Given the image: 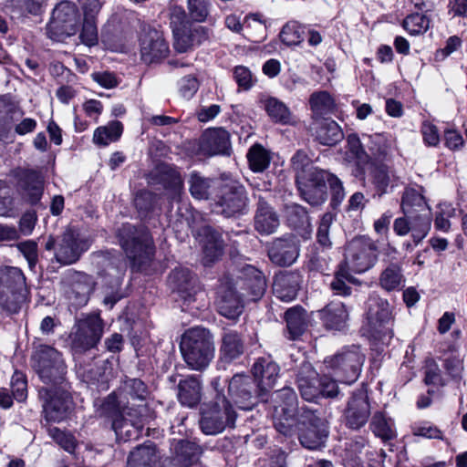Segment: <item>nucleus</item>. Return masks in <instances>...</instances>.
<instances>
[{
  "label": "nucleus",
  "instance_id": "f257e3e1",
  "mask_svg": "<svg viewBox=\"0 0 467 467\" xmlns=\"http://www.w3.org/2000/svg\"><path fill=\"white\" fill-rule=\"evenodd\" d=\"M403 216L393 222V231L398 236L410 234L415 244L420 243L431 228V212L424 196L413 188L404 191L400 204Z\"/></svg>",
  "mask_w": 467,
  "mask_h": 467
},
{
  "label": "nucleus",
  "instance_id": "f03ea898",
  "mask_svg": "<svg viewBox=\"0 0 467 467\" xmlns=\"http://www.w3.org/2000/svg\"><path fill=\"white\" fill-rule=\"evenodd\" d=\"M118 238L133 271L150 275L157 270L154 261L155 246L146 227L124 223L118 230Z\"/></svg>",
  "mask_w": 467,
  "mask_h": 467
},
{
  "label": "nucleus",
  "instance_id": "7ed1b4c3",
  "mask_svg": "<svg viewBox=\"0 0 467 467\" xmlns=\"http://www.w3.org/2000/svg\"><path fill=\"white\" fill-rule=\"evenodd\" d=\"M180 348L187 366L200 371L209 366L215 351L213 335L199 327L190 328L182 335Z\"/></svg>",
  "mask_w": 467,
  "mask_h": 467
},
{
  "label": "nucleus",
  "instance_id": "20e7f679",
  "mask_svg": "<svg viewBox=\"0 0 467 467\" xmlns=\"http://www.w3.org/2000/svg\"><path fill=\"white\" fill-rule=\"evenodd\" d=\"M31 365L43 383L53 388L65 384L67 366L62 354L53 347L39 345L32 354Z\"/></svg>",
  "mask_w": 467,
  "mask_h": 467
},
{
  "label": "nucleus",
  "instance_id": "39448f33",
  "mask_svg": "<svg viewBox=\"0 0 467 467\" xmlns=\"http://www.w3.org/2000/svg\"><path fill=\"white\" fill-rule=\"evenodd\" d=\"M104 322L99 313L82 314L77 318L69 335V346L73 355H81L95 348L99 343Z\"/></svg>",
  "mask_w": 467,
  "mask_h": 467
},
{
  "label": "nucleus",
  "instance_id": "423d86ee",
  "mask_svg": "<svg viewBox=\"0 0 467 467\" xmlns=\"http://www.w3.org/2000/svg\"><path fill=\"white\" fill-rule=\"evenodd\" d=\"M104 322L99 313L82 314L77 318L69 335V346L73 355H81L95 348L99 343Z\"/></svg>",
  "mask_w": 467,
  "mask_h": 467
},
{
  "label": "nucleus",
  "instance_id": "0eeeda50",
  "mask_svg": "<svg viewBox=\"0 0 467 467\" xmlns=\"http://www.w3.org/2000/svg\"><path fill=\"white\" fill-rule=\"evenodd\" d=\"M236 418L237 414L231 403L217 390L214 400L202 409L200 428L206 435H217L226 428H234Z\"/></svg>",
  "mask_w": 467,
  "mask_h": 467
},
{
  "label": "nucleus",
  "instance_id": "6e6552de",
  "mask_svg": "<svg viewBox=\"0 0 467 467\" xmlns=\"http://www.w3.org/2000/svg\"><path fill=\"white\" fill-rule=\"evenodd\" d=\"M26 277L15 266L0 267V306L8 314L19 311L25 299Z\"/></svg>",
  "mask_w": 467,
  "mask_h": 467
},
{
  "label": "nucleus",
  "instance_id": "1a4fd4ad",
  "mask_svg": "<svg viewBox=\"0 0 467 467\" xmlns=\"http://www.w3.org/2000/svg\"><path fill=\"white\" fill-rule=\"evenodd\" d=\"M379 247L368 236H358L346 246L344 266L350 271L360 274L368 271L378 261Z\"/></svg>",
  "mask_w": 467,
  "mask_h": 467
},
{
  "label": "nucleus",
  "instance_id": "9d476101",
  "mask_svg": "<svg viewBox=\"0 0 467 467\" xmlns=\"http://www.w3.org/2000/svg\"><path fill=\"white\" fill-rule=\"evenodd\" d=\"M365 356L357 346L346 347L325 359L327 368L333 370L337 380L345 384L355 382L361 371Z\"/></svg>",
  "mask_w": 467,
  "mask_h": 467
},
{
  "label": "nucleus",
  "instance_id": "9b49d317",
  "mask_svg": "<svg viewBox=\"0 0 467 467\" xmlns=\"http://www.w3.org/2000/svg\"><path fill=\"white\" fill-rule=\"evenodd\" d=\"M299 426V441L308 450H319L325 446L328 436L326 421L316 415L315 411L306 406L301 407L296 420Z\"/></svg>",
  "mask_w": 467,
  "mask_h": 467
},
{
  "label": "nucleus",
  "instance_id": "f8f14e48",
  "mask_svg": "<svg viewBox=\"0 0 467 467\" xmlns=\"http://www.w3.org/2000/svg\"><path fill=\"white\" fill-rule=\"evenodd\" d=\"M367 319L370 336L382 344L388 345L394 336L392 314L389 303L380 298L370 299Z\"/></svg>",
  "mask_w": 467,
  "mask_h": 467
},
{
  "label": "nucleus",
  "instance_id": "ddd939ff",
  "mask_svg": "<svg viewBox=\"0 0 467 467\" xmlns=\"http://www.w3.org/2000/svg\"><path fill=\"white\" fill-rule=\"evenodd\" d=\"M145 410V407L138 406L137 409H121L116 414H102L112 420L117 439L127 441L140 437L147 420L143 413Z\"/></svg>",
  "mask_w": 467,
  "mask_h": 467
},
{
  "label": "nucleus",
  "instance_id": "4468645a",
  "mask_svg": "<svg viewBox=\"0 0 467 467\" xmlns=\"http://www.w3.org/2000/svg\"><path fill=\"white\" fill-rule=\"evenodd\" d=\"M38 393L43 400V412L47 421L60 422L68 417L72 400L64 386L43 387Z\"/></svg>",
  "mask_w": 467,
  "mask_h": 467
},
{
  "label": "nucleus",
  "instance_id": "2eb2a0df",
  "mask_svg": "<svg viewBox=\"0 0 467 467\" xmlns=\"http://www.w3.org/2000/svg\"><path fill=\"white\" fill-rule=\"evenodd\" d=\"M149 394L148 388L139 379H129L124 381L118 393L109 395L101 405V413L116 414L121 409H134L130 407V398L132 400L143 401Z\"/></svg>",
  "mask_w": 467,
  "mask_h": 467
},
{
  "label": "nucleus",
  "instance_id": "dca6fc26",
  "mask_svg": "<svg viewBox=\"0 0 467 467\" xmlns=\"http://www.w3.org/2000/svg\"><path fill=\"white\" fill-rule=\"evenodd\" d=\"M78 23L77 6L69 1H62L52 12L51 20L47 27L48 36L59 41L63 36H74Z\"/></svg>",
  "mask_w": 467,
  "mask_h": 467
},
{
  "label": "nucleus",
  "instance_id": "f3484780",
  "mask_svg": "<svg viewBox=\"0 0 467 467\" xmlns=\"http://www.w3.org/2000/svg\"><path fill=\"white\" fill-rule=\"evenodd\" d=\"M248 198L245 188L240 182H232L222 188V195L216 202V213L226 217L242 213L247 207Z\"/></svg>",
  "mask_w": 467,
  "mask_h": 467
},
{
  "label": "nucleus",
  "instance_id": "a211bd4d",
  "mask_svg": "<svg viewBox=\"0 0 467 467\" xmlns=\"http://www.w3.org/2000/svg\"><path fill=\"white\" fill-rule=\"evenodd\" d=\"M327 171L322 169L296 181L301 198L314 207L325 203L327 199Z\"/></svg>",
  "mask_w": 467,
  "mask_h": 467
},
{
  "label": "nucleus",
  "instance_id": "6ab92c4d",
  "mask_svg": "<svg viewBox=\"0 0 467 467\" xmlns=\"http://www.w3.org/2000/svg\"><path fill=\"white\" fill-rule=\"evenodd\" d=\"M228 392L242 410H251L261 400L254 381L247 375H234L229 381Z\"/></svg>",
  "mask_w": 467,
  "mask_h": 467
},
{
  "label": "nucleus",
  "instance_id": "aec40b11",
  "mask_svg": "<svg viewBox=\"0 0 467 467\" xmlns=\"http://www.w3.org/2000/svg\"><path fill=\"white\" fill-rule=\"evenodd\" d=\"M140 57L147 63L159 62L169 54V45L163 34L154 28H144L140 36Z\"/></svg>",
  "mask_w": 467,
  "mask_h": 467
},
{
  "label": "nucleus",
  "instance_id": "412c9836",
  "mask_svg": "<svg viewBox=\"0 0 467 467\" xmlns=\"http://www.w3.org/2000/svg\"><path fill=\"white\" fill-rule=\"evenodd\" d=\"M217 295V307L222 316L235 319L242 314L244 304L233 278L225 275L221 279Z\"/></svg>",
  "mask_w": 467,
  "mask_h": 467
},
{
  "label": "nucleus",
  "instance_id": "4be33fe9",
  "mask_svg": "<svg viewBox=\"0 0 467 467\" xmlns=\"http://www.w3.org/2000/svg\"><path fill=\"white\" fill-rule=\"evenodd\" d=\"M280 368L270 357L256 359L252 367L254 381L258 389L261 401H266L269 391L273 389L279 376Z\"/></svg>",
  "mask_w": 467,
  "mask_h": 467
},
{
  "label": "nucleus",
  "instance_id": "5701e85b",
  "mask_svg": "<svg viewBox=\"0 0 467 467\" xmlns=\"http://www.w3.org/2000/svg\"><path fill=\"white\" fill-rule=\"evenodd\" d=\"M299 252V241L294 235L275 238L267 249L270 261L278 266L292 265L297 260Z\"/></svg>",
  "mask_w": 467,
  "mask_h": 467
},
{
  "label": "nucleus",
  "instance_id": "b1692460",
  "mask_svg": "<svg viewBox=\"0 0 467 467\" xmlns=\"http://www.w3.org/2000/svg\"><path fill=\"white\" fill-rule=\"evenodd\" d=\"M199 150L205 156H230L232 146L229 132L223 128L206 130L200 139Z\"/></svg>",
  "mask_w": 467,
  "mask_h": 467
},
{
  "label": "nucleus",
  "instance_id": "393cba45",
  "mask_svg": "<svg viewBox=\"0 0 467 467\" xmlns=\"http://www.w3.org/2000/svg\"><path fill=\"white\" fill-rule=\"evenodd\" d=\"M370 416V405L366 392L362 389L354 392L344 411L346 425L352 430H359L366 425Z\"/></svg>",
  "mask_w": 467,
  "mask_h": 467
},
{
  "label": "nucleus",
  "instance_id": "a878e982",
  "mask_svg": "<svg viewBox=\"0 0 467 467\" xmlns=\"http://www.w3.org/2000/svg\"><path fill=\"white\" fill-rule=\"evenodd\" d=\"M44 177L40 172L26 170L18 176L16 191L25 202L36 205L44 193Z\"/></svg>",
  "mask_w": 467,
  "mask_h": 467
},
{
  "label": "nucleus",
  "instance_id": "bb28decb",
  "mask_svg": "<svg viewBox=\"0 0 467 467\" xmlns=\"http://www.w3.org/2000/svg\"><path fill=\"white\" fill-rule=\"evenodd\" d=\"M234 285L246 291V296H251V300L260 299L266 289V279L265 275L256 267L246 265L240 270L237 279L234 280Z\"/></svg>",
  "mask_w": 467,
  "mask_h": 467
},
{
  "label": "nucleus",
  "instance_id": "cd10ccee",
  "mask_svg": "<svg viewBox=\"0 0 467 467\" xmlns=\"http://www.w3.org/2000/svg\"><path fill=\"white\" fill-rule=\"evenodd\" d=\"M107 275L113 276V280L104 286L103 304L111 309L123 296L120 292L122 276L126 271V263L120 256L112 257L106 268Z\"/></svg>",
  "mask_w": 467,
  "mask_h": 467
},
{
  "label": "nucleus",
  "instance_id": "c85d7f7f",
  "mask_svg": "<svg viewBox=\"0 0 467 467\" xmlns=\"http://www.w3.org/2000/svg\"><path fill=\"white\" fill-rule=\"evenodd\" d=\"M168 284L173 293H176L185 302H192L197 294V278L188 268H175L168 277Z\"/></svg>",
  "mask_w": 467,
  "mask_h": 467
},
{
  "label": "nucleus",
  "instance_id": "c756f323",
  "mask_svg": "<svg viewBox=\"0 0 467 467\" xmlns=\"http://www.w3.org/2000/svg\"><path fill=\"white\" fill-rule=\"evenodd\" d=\"M301 275L296 271H280L273 282L274 295L284 302L293 301L300 289Z\"/></svg>",
  "mask_w": 467,
  "mask_h": 467
},
{
  "label": "nucleus",
  "instance_id": "7c9ffc66",
  "mask_svg": "<svg viewBox=\"0 0 467 467\" xmlns=\"http://www.w3.org/2000/svg\"><path fill=\"white\" fill-rule=\"evenodd\" d=\"M85 243L78 237V234L74 230H67L61 238L55 256L58 263L62 265H71L77 262L84 251Z\"/></svg>",
  "mask_w": 467,
  "mask_h": 467
},
{
  "label": "nucleus",
  "instance_id": "2f4dec72",
  "mask_svg": "<svg viewBox=\"0 0 467 467\" xmlns=\"http://www.w3.org/2000/svg\"><path fill=\"white\" fill-rule=\"evenodd\" d=\"M296 383L301 396L307 401L320 397V378L309 362H304L297 372Z\"/></svg>",
  "mask_w": 467,
  "mask_h": 467
},
{
  "label": "nucleus",
  "instance_id": "473e14b6",
  "mask_svg": "<svg viewBox=\"0 0 467 467\" xmlns=\"http://www.w3.org/2000/svg\"><path fill=\"white\" fill-rule=\"evenodd\" d=\"M198 236L202 244L204 264H212L223 254V241L221 234L209 225L198 230Z\"/></svg>",
  "mask_w": 467,
  "mask_h": 467
},
{
  "label": "nucleus",
  "instance_id": "72a5a7b5",
  "mask_svg": "<svg viewBox=\"0 0 467 467\" xmlns=\"http://www.w3.org/2000/svg\"><path fill=\"white\" fill-rule=\"evenodd\" d=\"M94 288L95 281L92 276L84 273H77L71 278L70 287L67 292V298L76 307L83 306L88 303Z\"/></svg>",
  "mask_w": 467,
  "mask_h": 467
},
{
  "label": "nucleus",
  "instance_id": "f704fd0d",
  "mask_svg": "<svg viewBox=\"0 0 467 467\" xmlns=\"http://www.w3.org/2000/svg\"><path fill=\"white\" fill-rule=\"evenodd\" d=\"M279 224L277 213L263 197L259 196L254 215V229L261 234L268 235L274 234Z\"/></svg>",
  "mask_w": 467,
  "mask_h": 467
},
{
  "label": "nucleus",
  "instance_id": "c9c22d12",
  "mask_svg": "<svg viewBox=\"0 0 467 467\" xmlns=\"http://www.w3.org/2000/svg\"><path fill=\"white\" fill-rule=\"evenodd\" d=\"M210 37V30L202 26L184 28V31L174 37V48L180 53L187 52L195 46H200Z\"/></svg>",
  "mask_w": 467,
  "mask_h": 467
},
{
  "label": "nucleus",
  "instance_id": "e433bc0d",
  "mask_svg": "<svg viewBox=\"0 0 467 467\" xmlns=\"http://www.w3.org/2000/svg\"><path fill=\"white\" fill-rule=\"evenodd\" d=\"M160 458L156 445L151 441H146L130 451L127 467H152Z\"/></svg>",
  "mask_w": 467,
  "mask_h": 467
},
{
  "label": "nucleus",
  "instance_id": "4c0bfd02",
  "mask_svg": "<svg viewBox=\"0 0 467 467\" xmlns=\"http://www.w3.org/2000/svg\"><path fill=\"white\" fill-rule=\"evenodd\" d=\"M275 411L284 415L285 420H297L301 408L297 406V396L290 387H285L275 392Z\"/></svg>",
  "mask_w": 467,
  "mask_h": 467
},
{
  "label": "nucleus",
  "instance_id": "58836bf2",
  "mask_svg": "<svg viewBox=\"0 0 467 467\" xmlns=\"http://www.w3.org/2000/svg\"><path fill=\"white\" fill-rule=\"evenodd\" d=\"M314 130L316 140L322 145L333 146L344 138L340 126L330 119L317 121Z\"/></svg>",
  "mask_w": 467,
  "mask_h": 467
},
{
  "label": "nucleus",
  "instance_id": "ea45409f",
  "mask_svg": "<svg viewBox=\"0 0 467 467\" xmlns=\"http://www.w3.org/2000/svg\"><path fill=\"white\" fill-rule=\"evenodd\" d=\"M320 318L328 329L341 330L346 327L348 313L341 302H331L320 311Z\"/></svg>",
  "mask_w": 467,
  "mask_h": 467
},
{
  "label": "nucleus",
  "instance_id": "a19ab883",
  "mask_svg": "<svg viewBox=\"0 0 467 467\" xmlns=\"http://www.w3.org/2000/svg\"><path fill=\"white\" fill-rule=\"evenodd\" d=\"M178 399L182 405L192 408L202 398V385L197 377L191 376L180 380L178 384Z\"/></svg>",
  "mask_w": 467,
  "mask_h": 467
},
{
  "label": "nucleus",
  "instance_id": "79ce46f5",
  "mask_svg": "<svg viewBox=\"0 0 467 467\" xmlns=\"http://www.w3.org/2000/svg\"><path fill=\"white\" fill-rule=\"evenodd\" d=\"M244 349L242 337L236 331L224 332L220 347V358L223 362L230 363L240 358Z\"/></svg>",
  "mask_w": 467,
  "mask_h": 467
},
{
  "label": "nucleus",
  "instance_id": "37998d69",
  "mask_svg": "<svg viewBox=\"0 0 467 467\" xmlns=\"http://www.w3.org/2000/svg\"><path fill=\"white\" fill-rule=\"evenodd\" d=\"M160 182L168 192L171 201L179 202L183 192V180L178 171L171 167L163 166L160 169Z\"/></svg>",
  "mask_w": 467,
  "mask_h": 467
},
{
  "label": "nucleus",
  "instance_id": "c03bdc74",
  "mask_svg": "<svg viewBox=\"0 0 467 467\" xmlns=\"http://www.w3.org/2000/svg\"><path fill=\"white\" fill-rule=\"evenodd\" d=\"M288 338L297 339L306 328V312L301 306L289 308L285 314Z\"/></svg>",
  "mask_w": 467,
  "mask_h": 467
},
{
  "label": "nucleus",
  "instance_id": "a18cd8bd",
  "mask_svg": "<svg viewBox=\"0 0 467 467\" xmlns=\"http://www.w3.org/2000/svg\"><path fill=\"white\" fill-rule=\"evenodd\" d=\"M202 451V448L197 443L182 440L174 446L172 457L184 467H190L199 460Z\"/></svg>",
  "mask_w": 467,
  "mask_h": 467
},
{
  "label": "nucleus",
  "instance_id": "49530a36",
  "mask_svg": "<svg viewBox=\"0 0 467 467\" xmlns=\"http://www.w3.org/2000/svg\"><path fill=\"white\" fill-rule=\"evenodd\" d=\"M261 103L268 116L275 121L281 124H291L293 116L287 106L274 97L261 99Z\"/></svg>",
  "mask_w": 467,
  "mask_h": 467
},
{
  "label": "nucleus",
  "instance_id": "de8ad7c7",
  "mask_svg": "<svg viewBox=\"0 0 467 467\" xmlns=\"http://www.w3.org/2000/svg\"><path fill=\"white\" fill-rule=\"evenodd\" d=\"M189 191L191 195L196 200H206L211 194L213 187V181L202 176L200 172H191L189 179Z\"/></svg>",
  "mask_w": 467,
  "mask_h": 467
},
{
  "label": "nucleus",
  "instance_id": "09e8293b",
  "mask_svg": "<svg viewBox=\"0 0 467 467\" xmlns=\"http://www.w3.org/2000/svg\"><path fill=\"white\" fill-rule=\"evenodd\" d=\"M123 131V125L120 121L114 120L106 126L96 129L93 135V141L99 146H107L117 141Z\"/></svg>",
  "mask_w": 467,
  "mask_h": 467
},
{
  "label": "nucleus",
  "instance_id": "8fccbe9b",
  "mask_svg": "<svg viewBox=\"0 0 467 467\" xmlns=\"http://www.w3.org/2000/svg\"><path fill=\"white\" fill-rule=\"evenodd\" d=\"M247 161L250 169L254 172H263L271 162V154L263 145L255 143L248 150Z\"/></svg>",
  "mask_w": 467,
  "mask_h": 467
},
{
  "label": "nucleus",
  "instance_id": "3c124183",
  "mask_svg": "<svg viewBox=\"0 0 467 467\" xmlns=\"http://www.w3.org/2000/svg\"><path fill=\"white\" fill-rule=\"evenodd\" d=\"M284 216L288 225L294 229H299L305 225L310 226L307 210L298 203H286L284 207Z\"/></svg>",
  "mask_w": 467,
  "mask_h": 467
},
{
  "label": "nucleus",
  "instance_id": "603ef678",
  "mask_svg": "<svg viewBox=\"0 0 467 467\" xmlns=\"http://www.w3.org/2000/svg\"><path fill=\"white\" fill-rule=\"evenodd\" d=\"M370 429L373 433L383 440L390 441L396 437L394 422L390 418H387L382 412H375L371 419Z\"/></svg>",
  "mask_w": 467,
  "mask_h": 467
},
{
  "label": "nucleus",
  "instance_id": "864d4df0",
  "mask_svg": "<svg viewBox=\"0 0 467 467\" xmlns=\"http://www.w3.org/2000/svg\"><path fill=\"white\" fill-rule=\"evenodd\" d=\"M404 281L401 267L397 264L389 265L382 271L379 276L380 286L388 292L401 289Z\"/></svg>",
  "mask_w": 467,
  "mask_h": 467
},
{
  "label": "nucleus",
  "instance_id": "5fc2aeb1",
  "mask_svg": "<svg viewBox=\"0 0 467 467\" xmlns=\"http://www.w3.org/2000/svg\"><path fill=\"white\" fill-rule=\"evenodd\" d=\"M291 166L296 173V182L301 180V177H307L309 174L321 170L313 165L311 159L302 150H297L293 155Z\"/></svg>",
  "mask_w": 467,
  "mask_h": 467
},
{
  "label": "nucleus",
  "instance_id": "6e6d98bb",
  "mask_svg": "<svg viewBox=\"0 0 467 467\" xmlns=\"http://www.w3.org/2000/svg\"><path fill=\"white\" fill-rule=\"evenodd\" d=\"M306 27L296 21L286 23L281 32L280 39L286 46H297L305 39Z\"/></svg>",
  "mask_w": 467,
  "mask_h": 467
},
{
  "label": "nucleus",
  "instance_id": "4d7b16f0",
  "mask_svg": "<svg viewBox=\"0 0 467 467\" xmlns=\"http://www.w3.org/2000/svg\"><path fill=\"white\" fill-rule=\"evenodd\" d=\"M355 277L350 274V270L340 265L339 269L336 272L335 276L330 283V288L334 294L338 296H349L351 294V287L347 285L348 283H354Z\"/></svg>",
  "mask_w": 467,
  "mask_h": 467
},
{
  "label": "nucleus",
  "instance_id": "13d9d810",
  "mask_svg": "<svg viewBox=\"0 0 467 467\" xmlns=\"http://www.w3.org/2000/svg\"><path fill=\"white\" fill-rule=\"evenodd\" d=\"M309 104L314 114L317 116L331 113L335 109V101L327 91L314 92L310 96Z\"/></svg>",
  "mask_w": 467,
  "mask_h": 467
},
{
  "label": "nucleus",
  "instance_id": "bf43d9fd",
  "mask_svg": "<svg viewBox=\"0 0 467 467\" xmlns=\"http://www.w3.org/2000/svg\"><path fill=\"white\" fill-rule=\"evenodd\" d=\"M402 26L411 36L423 35L430 27V19L425 15L414 13L404 18Z\"/></svg>",
  "mask_w": 467,
  "mask_h": 467
},
{
  "label": "nucleus",
  "instance_id": "052dcab7",
  "mask_svg": "<svg viewBox=\"0 0 467 467\" xmlns=\"http://www.w3.org/2000/svg\"><path fill=\"white\" fill-rule=\"evenodd\" d=\"M170 24L172 28L173 36H177L184 31V28L192 26L184 8L181 5H171L170 7Z\"/></svg>",
  "mask_w": 467,
  "mask_h": 467
},
{
  "label": "nucleus",
  "instance_id": "680f3d73",
  "mask_svg": "<svg viewBox=\"0 0 467 467\" xmlns=\"http://www.w3.org/2000/svg\"><path fill=\"white\" fill-rule=\"evenodd\" d=\"M335 219L336 214L331 212L325 213L320 218L317 231V241L323 248L327 249L332 246L329 230Z\"/></svg>",
  "mask_w": 467,
  "mask_h": 467
},
{
  "label": "nucleus",
  "instance_id": "e2e57ef3",
  "mask_svg": "<svg viewBox=\"0 0 467 467\" xmlns=\"http://www.w3.org/2000/svg\"><path fill=\"white\" fill-rule=\"evenodd\" d=\"M211 0H187L190 18L196 23L205 22L210 14Z\"/></svg>",
  "mask_w": 467,
  "mask_h": 467
},
{
  "label": "nucleus",
  "instance_id": "0e129e2a",
  "mask_svg": "<svg viewBox=\"0 0 467 467\" xmlns=\"http://www.w3.org/2000/svg\"><path fill=\"white\" fill-rule=\"evenodd\" d=\"M15 213V201L12 188L5 181L0 180V216L11 217Z\"/></svg>",
  "mask_w": 467,
  "mask_h": 467
},
{
  "label": "nucleus",
  "instance_id": "69168bd1",
  "mask_svg": "<svg viewBox=\"0 0 467 467\" xmlns=\"http://www.w3.org/2000/svg\"><path fill=\"white\" fill-rule=\"evenodd\" d=\"M326 184L329 186L331 193L330 204L333 208H337L341 204L346 195L343 182L337 175L327 171Z\"/></svg>",
  "mask_w": 467,
  "mask_h": 467
},
{
  "label": "nucleus",
  "instance_id": "338daca9",
  "mask_svg": "<svg viewBox=\"0 0 467 467\" xmlns=\"http://www.w3.org/2000/svg\"><path fill=\"white\" fill-rule=\"evenodd\" d=\"M79 38L88 47H94L99 42V33L96 19L84 18Z\"/></svg>",
  "mask_w": 467,
  "mask_h": 467
},
{
  "label": "nucleus",
  "instance_id": "774afa93",
  "mask_svg": "<svg viewBox=\"0 0 467 467\" xmlns=\"http://www.w3.org/2000/svg\"><path fill=\"white\" fill-rule=\"evenodd\" d=\"M157 201V194L149 191H141L136 194L134 204L141 215H146L154 209Z\"/></svg>",
  "mask_w": 467,
  "mask_h": 467
}]
</instances>
